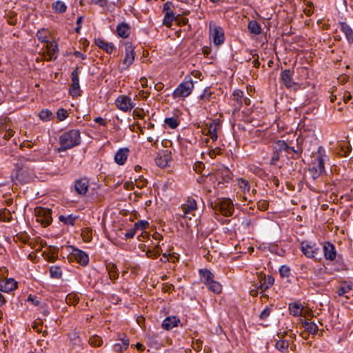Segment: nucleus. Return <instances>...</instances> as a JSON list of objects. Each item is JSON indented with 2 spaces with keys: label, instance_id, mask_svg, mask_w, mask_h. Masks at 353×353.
<instances>
[{
  "label": "nucleus",
  "instance_id": "obj_1",
  "mask_svg": "<svg viewBox=\"0 0 353 353\" xmlns=\"http://www.w3.org/2000/svg\"><path fill=\"white\" fill-rule=\"evenodd\" d=\"M38 159L37 157L28 158L20 157L17 163L15 164V168L11 173V180L15 184H24L30 183L34 178V172L28 163L35 162Z\"/></svg>",
  "mask_w": 353,
  "mask_h": 353
},
{
  "label": "nucleus",
  "instance_id": "obj_2",
  "mask_svg": "<svg viewBox=\"0 0 353 353\" xmlns=\"http://www.w3.org/2000/svg\"><path fill=\"white\" fill-rule=\"evenodd\" d=\"M292 144V141L288 143L284 140H277L274 142L273 149L281 153L284 152L288 158L298 159L303 152L302 146L299 143V139H296V148Z\"/></svg>",
  "mask_w": 353,
  "mask_h": 353
},
{
  "label": "nucleus",
  "instance_id": "obj_3",
  "mask_svg": "<svg viewBox=\"0 0 353 353\" xmlns=\"http://www.w3.org/2000/svg\"><path fill=\"white\" fill-rule=\"evenodd\" d=\"M59 143L61 150H66L81 143L80 131L79 130H70L63 133L59 137Z\"/></svg>",
  "mask_w": 353,
  "mask_h": 353
},
{
  "label": "nucleus",
  "instance_id": "obj_4",
  "mask_svg": "<svg viewBox=\"0 0 353 353\" xmlns=\"http://www.w3.org/2000/svg\"><path fill=\"white\" fill-rule=\"evenodd\" d=\"M311 158L312 161L310 168H316L324 172L325 162L327 160L328 157L323 147H319L317 151L312 153Z\"/></svg>",
  "mask_w": 353,
  "mask_h": 353
},
{
  "label": "nucleus",
  "instance_id": "obj_5",
  "mask_svg": "<svg viewBox=\"0 0 353 353\" xmlns=\"http://www.w3.org/2000/svg\"><path fill=\"white\" fill-rule=\"evenodd\" d=\"M185 77V81L181 83L174 90L172 97L174 99L185 98L189 96L194 88V83L191 77Z\"/></svg>",
  "mask_w": 353,
  "mask_h": 353
},
{
  "label": "nucleus",
  "instance_id": "obj_6",
  "mask_svg": "<svg viewBox=\"0 0 353 353\" xmlns=\"http://www.w3.org/2000/svg\"><path fill=\"white\" fill-rule=\"evenodd\" d=\"M210 37L213 40L215 46H220L224 43L225 34L223 28L216 24L214 21L209 23Z\"/></svg>",
  "mask_w": 353,
  "mask_h": 353
},
{
  "label": "nucleus",
  "instance_id": "obj_7",
  "mask_svg": "<svg viewBox=\"0 0 353 353\" xmlns=\"http://www.w3.org/2000/svg\"><path fill=\"white\" fill-rule=\"evenodd\" d=\"M35 216L37 221L41 223L44 227H47L51 224L52 218V210L47 208L37 207L34 209Z\"/></svg>",
  "mask_w": 353,
  "mask_h": 353
},
{
  "label": "nucleus",
  "instance_id": "obj_8",
  "mask_svg": "<svg viewBox=\"0 0 353 353\" xmlns=\"http://www.w3.org/2000/svg\"><path fill=\"white\" fill-rule=\"evenodd\" d=\"M214 209L225 216H230L234 212V204L231 199H223L215 203Z\"/></svg>",
  "mask_w": 353,
  "mask_h": 353
},
{
  "label": "nucleus",
  "instance_id": "obj_9",
  "mask_svg": "<svg viewBox=\"0 0 353 353\" xmlns=\"http://www.w3.org/2000/svg\"><path fill=\"white\" fill-rule=\"evenodd\" d=\"M79 67H77L71 73L72 83L69 89V93L73 97H78L81 94L79 79Z\"/></svg>",
  "mask_w": 353,
  "mask_h": 353
},
{
  "label": "nucleus",
  "instance_id": "obj_10",
  "mask_svg": "<svg viewBox=\"0 0 353 353\" xmlns=\"http://www.w3.org/2000/svg\"><path fill=\"white\" fill-rule=\"evenodd\" d=\"M90 181L87 177H82L74 181L73 188L75 192L81 196L85 195L88 191Z\"/></svg>",
  "mask_w": 353,
  "mask_h": 353
},
{
  "label": "nucleus",
  "instance_id": "obj_11",
  "mask_svg": "<svg viewBox=\"0 0 353 353\" xmlns=\"http://www.w3.org/2000/svg\"><path fill=\"white\" fill-rule=\"evenodd\" d=\"M59 54L58 44L56 41L47 42L46 51L43 52V57L46 61L55 60Z\"/></svg>",
  "mask_w": 353,
  "mask_h": 353
},
{
  "label": "nucleus",
  "instance_id": "obj_12",
  "mask_svg": "<svg viewBox=\"0 0 353 353\" xmlns=\"http://www.w3.org/2000/svg\"><path fill=\"white\" fill-rule=\"evenodd\" d=\"M116 105L119 110L123 112L130 111L134 107V103L131 99L125 95H120L116 100Z\"/></svg>",
  "mask_w": 353,
  "mask_h": 353
},
{
  "label": "nucleus",
  "instance_id": "obj_13",
  "mask_svg": "<svg viewBox=\"0 0 353 353\" xmlns=\"http://www.w3.org/2000/svg\"><path fill=\"white\" fill-rule=\"evenodd\" d=\"M197 209V204L196 200L189 196L186 202L181 205L180 215L183 217H188V214L192 213Z\"/></svg>",
  "mask_w": 353,
  "mask_h": 353
},
{
  "label": "nucleus",
  "instance_id": "obj_14",
  "mask_svg": "<svg viewBox=\"0 0 353 353\" xmlns=\"http://www.w3.org/2000/svg\"><path fill=\"white\" fill-rule=\"evenodd\" d=\"M134 60V47L131 43H126L125 46V57L123 61V63L125 65V67L123 70L127 69L131 65Z\"/></svg>",
  "mask_w": 353,
  "mask_h": 353
},
{
  "label": "nucleus",
  "instance_id": "obj_15",
  "mask_svg": "<svg viewBox=\"0 0 353 353\" xmlns=\"http://www.w3.org/2000/svg\"><path fill=\"white\" fill-rule=\"evenodd\" d=\"M171 159V152L165 150L159 152L156 159V164L160 168H165L168 165V163Z\"/></svg>",
  "mask_w": 353,
  "mask_h": 353
},
{
  "label": "nucleus",
  "instance_id": "obj_16",
  "mask_svg": "<svg viewBox=\"0 0 353 353\" xmlns=\"http://www.w3.org/2000/svg\"><path fill=\"white\" fill-rule=\"evenodd\" d=\"M71 254L74 259L80 265L85 266L88 264L89 256L85 252L77 248H73Z\"/></svg>",
  "mask_w": 353,
  "mask_h": 353
},
{
  "label": "nucleus",
  "instance_id": "obj_17",
  "mask_svg": "<svg viewBox=\"0 0 353 353\" xmlns=\"http://www.w3.org/2000/svg\"><path fill=\"white\" fill-rule=\"evenodd\" d=\"M319 250L315 243L307 241H303L301 243V251L308 258H314Z\"/></svg>",
  "mask_w": 353,
  "mask_h": 353
},
{
  "label": "nucleus",
  "instance_id": "obj_18",
  "mask_svg": "<svg viewBox=\"0 0 353 353\" xmlns=\"http://www.w3.org/2000/svg\"><path fill=\"white\" fill-rule=\"evenodd\" d=\"M294 71L291 70H284L281 73V79L287 88H292L296 83L293 80Z\"/></svg>",
  "mask_w": 353,
  "mask_h": 353
},
{
  "label": "nucleus",
  "instance_id": "obj_19",
  "mask_svg": "<svg viewBox=\"0 0 353 353\" xmlns=\"http://www.w3.org/2000/svg\"><path fill=\"white\" fill-rule=\"evenodd\" d=\"M302 325L305 328V333H301L303 338L307 339V336H304V334L308 335L309 334H316L318 332L319 328L316 323L314 322H309L308 320L301 319Z\"/></svg>",
  "mask_w": 353,
  "mask_h": 353
},
{
  "label": "nucleus",
  "instance_id": "obj_20",
  "mask_svg": "<svg viewBox=\"0 0 353 353\" xmlns=\"http://www.w3.org/2000/svg\"><path fill=\"white\" fill-rule=\"evenodd\" d=\"M17 288V282L14 279L0 280V291L9 292Z\"/></svg>",
  "mask_w": 353,
  "mask_h": 353
},
{
  "label": "nucleus",
  "instance_id": "obj_21",
  "mask_svg": "<svg viewBox=\"0 0 353 353\" xmlns=\"http://www.w3.org/2000/svg\"><path fill=\"white\" fill-rule=\"evenodd\" d=\"M324 257L326 260L334 261L336 252L334 245L330 242H325L323 245Z\"/></svg>",
  "mask_w": 353,
  "mask_h": 353
},
{
  "label": "nucleus",
  "instance_id": "obj_22",
  "mask_svg": "<svg viewBox=\"0 0 353 353\" xmlns=\"http://www.w3.org/2000/svg\"><path fill=\"white\" fill-rule=\"evenodd\" d=\"M129 149L127 148H123L119 149L114 156V161L119 165H123L128 157Z\"/></svg>",
  "mask_w": 353,
  "mask_h": 353
},
{
  "label": "nucleus",
  "instance_id": "obj_23",
  "mask_svg": "<svg viewBox=\"0 0 353 353\" xmlns=\"http://www.w3.org/2000/svg\"><path fill=\"white\" fill-rule=\"evenodd\" d=\"M237 185L244 194L243 196V200L247 201V194L251 196L250 185L249 181L242 178H239L237 179Z\"/></svg>",
  "mask_w": 353,
  "mask_h": 353
},
{
  "label": "nucleus",
  "instance_id": "obj_24",
  "mask_svg": "<svg viewBox=\"0 0 353 353\" xmlns=\"http://www.w3.org/2000/svg\"><path fill=\"white\" fill-rule=\"evenodd\" d=\"M94 43L98 47L103 49L108 54H111L115 49V46L112 43L107 42L102 38L96 39Z\"/></svg>",
  "mask_w": 353,
  "mask_h": 353
},
{
  "label": "nucleus",
  "instance_id": "obj_25",
  "mask_svg": "<svg viewBox=\"0 0 353 353\" xmlns=\"http://www.w3.org/2000/svg\"><path fill=\"white\" fill-rule=\"evenodd\" d=\"M119 341V342L116 343L113 345L114 351L116 352H121L126 350L130 344L129 339L125 335H123V336L120 338Z\"/></svg>",
  "mask_w": 353,
  "mask_h": 353
},
{
  "label": "nucleus",
  "instance_id": "obj_26",
  "mask_svg": "<svg viewBox=\"0 0 353 353\" xmlns=\"http://www.w3.org/2000/svg\"><path fill=\"white\" fill-rule=\"evenodd\" d=\"M180 322V320L176 316H168L164 319L162 323V327L164 330H170L174 327L178 325V323Z\"/></svg>",
  "mask_w": 353,
  "mask_h": 353
},
{
  "label": "nucleus",
  "instance_id": "obj_27",
  "mask_svg": "<svg viewBox=\"0 0 353 353\" xmlns=\"http://www.w3.org/2000/svg\"><path fill=\"white\" fill-rule=\"evenodd\" d=\"M340 30L344 33L347 41L350 43H353V30L345 22L339 23Z\"/></svg>",
  "mask_w": 353,
  "mask_h": 353
},
{
  "label": "nucleus",
  "instance_id": "obj_28",
  "mask_svg": "<svg viewBox=\"0 0 353 353\" xmlns=\"http://www.w3.org/2000/svg\"><path fill=\"white\" fill-rule=\"evenodd\" d=\"M203 283L207 286L210 282L214 280V275L208 269H201L199 270Z\"/></svg>",
  "mask_w": 353,
  "mask_h": 353
},
{
  "label": "nucleus",
  "instance_id": "obj_29",
  "mask_svg": "<svg viewBox=\"0 0 353 353\" xmlns=\"http://www.w3.org/2000/svg\"><path fill=\"white\" fill-rule=\"evenodd\" d=\"M274 279L272 276H264L260 281L259 288L263 291L269 289L274 285Z\"/></svg>",
  "mask_w": 353,
  "mask_h": 353
},
{
  "label": "nucleus",
  "instance_id": "obj_30",
  "mask_svg": "<svg viewBox=\"0 0 353 353\" xmlns=\"http://www.w3.org/2000/svg\"><path fill=\"white\" fill-rule=\"evenodd\" d=\"M78 219L79 216L72 214L68 215L61 214L59 216V220L60 222L63 223L65 225L72 226L75 225V221Z\"/></svg>",
  "mask_w": 353,
  "mask_h": 353
},
{
  "label": "nucleus",
  "instance_id": "obj_31",
  "mask_svg": "<svg viewBox=\"0 0 353 353\" xmlns=\"http://www.w3.org/2000/svg\"><path fill=\"white\" fill-rule=\"evenodd\" d=\"M303 305L299 302L289 304L290 314L294 316H300L302 314Z\"/></svg>",
  "mask_w": 353,
  "mask_h": 353
},
{
  "label": "nucleus",
  "instance_id": "obj_32",
  "mask_svg": "<svg viewBox=\"0 0 353 353\" xmlns=\"http://www.w3.org/2000/svg\"><path fill=\"white\" fill-rule=\"evenodd\" d=\"M341 285L339 287L336 293L339 296H343L352 289L353 283L350 281H343L341 282Z\"/></svg>",
  "mask_w": 353,
  "mask_h": 353
},
{
  "label": "nucleus",
  "instance_id": "obj_33",
  "mask_svg": "<svg viewBox=\"0 0 353 353\" xmlns=\"http://www.w3.org/2000/svg\"><path fill=\"white\" fill-rule=\"evenodd\" d=\"M118 35L122 38H127L130 35V26L125 23H121L117 27Z\"/></svg>",
  "mask_w": 353,
  "mask_h": 353
},
{
  "label": "nucleus",
  "instance_id": "obj_34",
  "mask_svg": "<svg viewBox=\"0 0 353 353\" xmlns=\"http://www.w3.org/2000/svg\"><path fill=\"white\" fill-rule=\"evenodd\" d=\"M52 8L56 13H63L67 10V6L63 1L58 0L52 4Z\"/></svg>",
  "mask_w": 353,
  "mask_h": 353
},
{
  "label": "nucleus",
  "instance_id": "obj_35",
  "mask_svg": "<svg viewBox=\"0 0 353 353\" xmlns=\"http://www.w3.org/2000/svg\"><path fill=\"white\" fill-rule=\"evenodd\" d=\"M248 28L250 32L255 35H258L261 32V28L256 21H250L248 23Z\"/></svg>",
  "mask_w": 353,
  "mask_h": 353
},
{
  "label": "nucleus",
  "instance_id": "obj_36",
  "mask_svg": "<svg viewBox=\"0 0 353 353\" xmlns=\"http://www.w3.org/2000/svg\"><path fill=\"white\" fill-rule=\"evenodd\" d=\"M207 288L208 290L215 294H219L222 291V286L221 285L214 280H213L212 282H210L208 285Z\"/></svg>",
  "mask_w": 353,
  "mask_h": 353
},
{
  "label": "nucleus",
  "instance_id": "obj_37",
  "mask_svg": "<svg viewBox=\"0 0 353 353\" xmlns=\"http://www.w3.org/2000/svg\"><path fill=\"white\" fill-rule=\"evenodd\" d=\"M79 301V296L75 293H70L65 297V302L70 305H74L78 303Z\"/></svg>",
  "mask_w": 353,
  "mask_h": 353
},
{
  "label": "nucleus",
  "instance_id": "obj_38",
  "mask_svg": "<svg viewBox=\"0 0 353 353\" xmlns=\"http://www.w3.org/2000/svg\"><path fill=\"white\" fill-rule=\"evenodd\" d=\"M12 219V215L9 210L4 208L0 210V221L10 222Z\"/></svg>",
  "mask_w": 353,
  "mask_h": 353
},
{
  "label": "nucleus",
  "instance_id": "obj_39",
  "mask_svg": "<svg viewBox=\"0 0 353 353\" xmlns=\"http://www.w3.org/2000/svg\"><path fill=\"white\" fill-rule=\"evenodd\" d=\"M50 276L54 279H60L62 276V271L59 266L50 268Z\"/></svg>",
  "mask_w": 353,
  "mask_h": 353
},
{
  "label": "nucleus",
  "instance_id": "obj_40",
  "mask_svg": "<svg viewBox=\"0 0 353 353\" xmlns=\"http://www.w3.org/2000/svg\"><path fill=\"white\" fill-rule=\"evenodd\" d=\"M39 116V118L44 121H50L53 117L52 112L48 109L41 110Z\"/></svg>",
  "mask_w": 353,
  "mask_h": 353
},
{
  "label": "nucleus",
  "instance_id": "obj_41",
  "mask_svg": "<svg viewBox=\"0 0 353 353\" xmlns=\"http://www.w3.org/2000/svg\"><path fill=\"white\" fill-rule=\"evenodd\" d=\"M81 236L85 242H90L92 239V230L86 228L81 232Z\"/></svg>",
  "mask_w": 353,
  "mask_h": 353
},
{
  "label": "nucleus",
  "instance_id": "obj_42",
  "mask_svg": "<svg viewBox=\"0 0 353 353\" xmlns=\"http://www.w3.org/2000/svg\"><path fill=\"white\" fill-rule=\"evenodd\" d=\"M289 343L285 340H279L276 343V347L278 350L284 352L288 350Z\"/></svg>",
  "mask_w": 353,
  "mask_h": 353
},
{
  "label": "nucleus",
  "instance_id": "obj_43",
  "mask_svg": "<svg viewBox=\"0 0 353 353\" xmlns=\"http://www.w3.org/2000/svg\"><path fill=\"white\" fill-rule=\"evenodd\" d=\"M174 19V14L172 11L167 12L163 19V24L170 27Z\"/></svg>",
  "mask_w": 353,
  "mask_h": 353
},
{
  "label": "nucleus",
  "instance_id": "obj_44",
  "mask_svg": "<svg viewBox=\"0 0 353 353\" xmlns=\"http://www.w3.org/2000/svg\"><path fill=\"white\" fill-rule=\"evenodd\" d=\"M89 343L92 346L99 347L102 345L103 340L100 336H99L97 335H94V336H92V337H90V339H89Z\"/></svg>",
  "mask_w": 353,
  "mask_h": 353
},
{
  "label": "nucleus",
  "instance_id": "obj_45",
  "mask_svg": "<svg viewBox=\"0 0 353 353\" xmlns=\"http://www.w3.org/2000/svg\"><path fill=\"white\" fill-rule=\"evenodd\" d=\"M108 274L110 279L112 280H115L118 278L119 273L114 265H112L108 267Z\"/></svg>",
  "mask_w": 353,
  "mask_h": 353
},
{
  "label": "nucleus",
  "instance_id": "obj_46",
  "mask_svg": "<svg viewBox=\"0 0 353 353\" xmlns=\"http://www.w3.org/2000/svg\"><path fill=\"white\" fill-rule=\"evenodd\" d=\"M164 122L172 129H174L179 125V122L174 117L165 118Z\"/></svg>",
  "mask_w": 353,
  "mask_h": 353
},
{
  "label": "nucleus",
  "instance_id": "obj_47",
  "mask_svg": "<svg viewBox=\"0 0 353 353\" xmlns=\"http://www.w3.org/2000/svg\"><path fill=\"white\" fill-rule=\"evenodd\" d=\"M279 274L283 278H288L290 275V268L285 265H281L279 268Z\"/></svg>",
  "mask_w": 353,
  "mask_h": 353
},
{
  "label": "nucleus",
  "instance_id": "obj_48",
  "mask_svg": "<svg viewBox=\"0 0 353 353\" xmlns=\"http://www.w3.org/2000/svg\"><path fill=\"white\" fill-rule=\"evenodd\" d=\"M212 95V92L210 91V89L207 88L203 90L202 94L200 97V99L204 102H208L210 101Z\"/></svg>",
  "mask_w": 353,
  "mask_h": 353
},
{
  "label": "nucleus",
  "instance_id": "obj_49",
  "mask_svg": "<svg viewBox=\"0 0 353 353\" xmlns=\"http://www.w3.org/2000/svg\"><path fill=\"white\" fill-rule=\"evenodd\" d=\"M233 96L234 97V99L237 101V103L241 105L243 103L242 99L243 98V92L241 90H235L233 92Z\"/></svg>",
  "mask_w": 353,
  "mask_h": 353
},
{
  "label": "nucleus",
  "instance_id": "obj_50",
  "mask_svg": "<svg viewBox=\"0 0 353 353\" xmlns=\"http://www.w3.org/2000/svg\"><path fill=\"white\" fill-rule=\"evenodd\" d=\"M308 171H309V174H310V176L313 180L318 179L323 173V172L319 170L316 168H310V167Z\"/></svg>",
  "mask_w": 353,
  "mask_h": 353
},
{
  "label": "nucleus",
  "instance_id": "obj_51",
  "mask_svg": "<svg viewBox=\"0 0 353 353\" xmlns=\"http://www.w3.org/2000/svg\"><path fill=\"white\" fill-rule=\"evenodd\" d=\"M208 134L210 137L212 141H215L217 139L216 128L212 123L209 127Z\"/></svg>",
  "mask_w": 353,
  "mask_h": 353
},
{
  "label": "nucleus",
  "instance_id": "obj_52",
  "mask_svg": "<svg viewBox=\"0 0 353 353\" xmlns=\"http://www.w3.org/2000/svg\"><path fill=\"white\" fill-rule=\"evenodd\" d=\"M70 341L72 342L74 345H79L80 343V339L77 332H72L68 334Z\"/></svg>",
  "mask_w": 353,
  "mask_h": 353
},
{
  "label": "nucleus",
  "instance_id": "obj_53",
  "mask_svg": "<svg viewBox=\"0 0 353 353\" xmlns=\"http://www.w3.org/2000/svg\"><path fill=\"white\" fill-rule=\"evenodd\" d=\"M340 153L343 157H348L350 155L351 153V148L347 143H343V145L341 146Z\"/></svg>",
  "mask_w": 353,
  "mask_h": 353
},
{
  "label": "nucleus",
  "instance_id": "obj_54",
  "mask_svg": "<svg viewBox=\"0 0 353 353\" xmlns=\"http://www.w3.org/2000/svg\"><path fill=\"white\" fill-rule=\"evenodd\" d=\"M68 112L63 108H60L57 112V119L61 121H63L65 119H66L68 117Z\"/></svg>",
  "mask_w": 353,
  "mask_h": 353
},
{
  "label": "nucleus",
  "instance_id": "obj_55",
  "mask_svg": "<svg viewBox=\"0 0 353 353\" xmlns=\"http://www.w3.org/2000/svg\"><path fill=\"white\" fill-rule=\"evenodd\" d=\"M149 226V223L146 221H139L134 224L136 230H143Z\"/></svg>",
  "mask_w": 353,
  "mask_h": 353
},
{
  "label": "nucleus",
  "instance_id": "obj_56",
  "mask_svg": "<svg viewBox=\"0 0 353 353\" xmlns=\"http://www.w3.org/2000/svg\"><path fill=\"white\" fill-rule=\"evenodd\" d=\"M43 321L41 319L36 320L32 324V328L37 332H41Z\"/></svg>",
  "mask_w": 353,
  "mask_h": 353
},
{
  "label": "nucleus",
  "instance_id": "obj_57",
  "mask_svg": "<svg viewBox=\"0 0 353 353\" xmlns=\"http://www.w3.org/2000/svg\"><path fill=\"white\" fill-rule=\"evenodd\" d=\"M271 309L269 307H266L260 314L259 318L261 320L266 319L270 314Z\"/></svg>",
  "mask_w": 353,
  "mask_h": 353
},
{
  "label": "nucleus",
  "instance_id": "obj_58",
  "mask_svg": "<svg viewBox=\"0 0 353 353\" xmlns=\"http://www.w3.org/2000/svg\"><path fill=\"white\" fill-rule=\"evenodd\" d=\"M148 181L143 176H139V179L136 180L137 186L139 188H143L147 185Z\"/></svg>",
  "mask_w": 353,
  "mask_h": 353
},
{
  "label": "nucleus",
  "instance_id": "obj_59",
  "mask_svg": "<svg viewBox=\"0 0 353 353\" xmlns=\"http://www.w3.org/2000/svg\"><path fill=\"white\" fill-rule=\"evenodd\" d=\"M204 168L205 165L201 161H198L194 165V170L198 173H202Z\"/></svg>",
  "mask_w": 353,
  "mask_h": 353
},
{
  "label": "nucleus",
  "instance_id": "obj_60",
  "mask_svg": "<svg viewBox=\"0 0 353 353\" xmlns=\"http://www.w3.org/2000/svg\"><path fill=\"white\" fill-rule=\"evenodd\" d=\"M280 153H281L280 152H277L275 150H274V152H273L272 157L270 160L271 165H275L277 163V161L279 160V158H280V156H279Z\"/></svg>",
  "mask_w": 353,
  "mask_h": 353
},
{
  "label": "nucleus",
  "instance_id": "obj_61",
  "mask_svg": "<svg viewBox=\"0 0 353 353\" xmlns=\"http://www.w3.org/2000/svg\"><path fill=\"white\" fill-rule=\"evenodd\" d=\"M258 208L260 210L265 211L268 208V202L267 201H259L257 203Z\"/></svg>",
  "mask_w": 353,
  "mask_h": 353
},
{
  "label": "nucleus",
  "instance_id": "obj_62",
  "mask_svg": "<svg viewBox=\"0 0 353 353\" xmlns=\"http://www.w3.org/2000/svg\"><path fill=\"white\" fill-rule=\"evenodd\" d=\"M14 132L12 130L9 128V129L6 130V133L3 135V138L6 140H8L11 137H12L14 136Z\"/></svg>",
  "mask_w": 353,
  "mask_h": 353
},
{
  "label": "nucleus",
  "instance_id": "obj_63",
  "mask_svg": "<svg viewBox=\"0 0 353 353\" xmlns=\"http://www.w3.org/2000/svg\"><path fill=\"white\" fill-rule=\"evenodd\" d=\"M94 121L97 123H99L102 126H105L107 125V121L104 119H103L102 117H96L94 119Z\"/></svg>",
  "mask_w": 353,
  "mask_h": 353
},
{
  "label": "nucleus",
  "instance_id": "obj_64",
  "mask_svg": "<svg viewBox=\"0 0 353 353\" xmlns=\"http://www.w3.org/2000/svg\"><path fill=\"white\" fill-rule=\"evenodd\" d=\"M136 229L135 228H134L133 229L130 230V231H128V232L125 233V236L127 239H130V238H133L134 234H135V232H136Z\"/></svg>",
  "mask_w": 353,
  "mask_h": 353
}]
</instances>
